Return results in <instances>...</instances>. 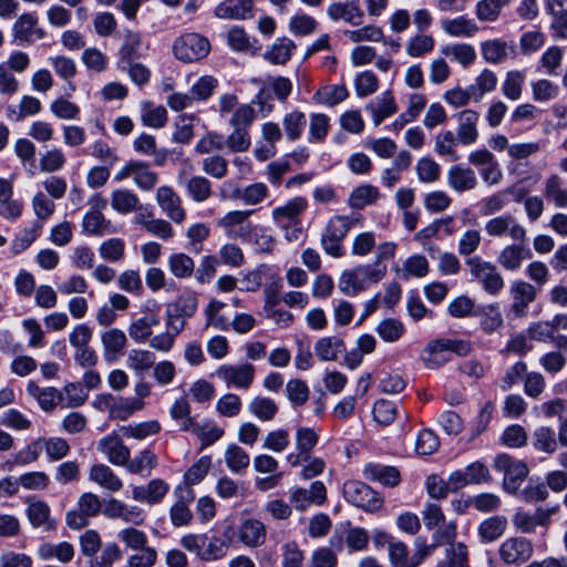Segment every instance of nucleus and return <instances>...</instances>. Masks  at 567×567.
Masks as SVG:
<instances>
[{"instance_id":"nucleus-32","label":"nucleus","mask_w":567,"mask_h":567,"mask_svg":"<svg viewBox=\"0 0 567 567\" xmlns=\"http://www.w3.org/2000/svg\"><path fill=\"white\" fill-rule=\"evenodd\" d=\"M442 30L453 38H473L480 32V27L474 19L467 16H458L441 21Z\"/></svg>"},{"instance_id":"nucleus-28","label":"nucleus","mask_w":567,"mask_h":567,"mask_svg":"<svg viewBox=\"0 0 567 567\" xmlns=\"http://www.w3.org/2000/svg\"><path fill=\"white\" fill-rule=\"evenodd\" d=\"M446 178L447 185L456 193L473 190L478 184L475 172L460 164L449 168Z\"/></svg>"},{"instance_id":"nucleus-15","label":"nucleus","mask_w":567,"mask_h":567,"mask_svg":"<svg viewBox=\"0 0 567 567\" xmlns=\"http://www.w3.org/2000/svg\"><path fill=\"white\" fill-rule=\"evenodd\" d=\"M215 374L225 382L227 388L247 390L255 380V367L250 363L223 364L216 370Z\"/></svg>"},{"instance_id":"nucleus-10","label":"nucleus","mask_w":567,"mask_h":567,"mask_svg":"<svg viewBox=\"0 0 567 567\" xmlns=\"http://www.w3.org/2000/svg\"><path fill=\"white\" fill-rule=\"evenodd\" d=\"M342 493L348 503L365 512H377L383 504L382 497L361 481H347L343 484Z\"/></svg>"},{"instance_id":"nucleus-21","label":"nucleus","mask_w":567,"mask_h":567,"mask_svg":"<svg viewBox=\"0 0 567 567\" xmlns=\"http://www.w3.org/2000/svg\"><path fill=\"white\" fill-rule=\"evenodd\" d=\"M457 128L455 135L460 140V144L468 146L477 142L480 113L472 109H464L455 115Z\"/></svg>"},{"instance_id":"nucleus-58","label":"nucleus","mask_w":567,"mask_h":567,"mask_svg":"<svg viewBox=\"0 0 567 567\" xmlns=\"http://www.w3.org/2000/svg\"><path fill=\"white\" fill-rule=\"evenodd\" d=\"M111 221L97 210H89L82 220L83 233L92 236H103L110 233Z\"/></svg>"},{"instance_id":"nucleus-45","label":"nucleus","mask_w":567,"mask_h":567,"mask_svg":"<svg viewBox=\"0 0 567 567\" xmlns=\"http://www.w3.org/2000/svg\"><path fill=\"white\" fill-rule=\"evenodd\" d=\"M112 208L123 215L141 208L137 195L130 189H115L111 194Z\"/></svg>"},{"instance_id":"nucleus-33","label":"nucleus","mask_w":567,"mask_h":567,"mask_svg":"<svg viewBox=\"0 0 567 567\" xmlns=\"http://www.w3.org/2000/svg\"><path fill=\"white\" fill-rule=\"evenodd\" d=\"M365 110L372 115L375 126L380 125L385 118L398 112V105L391 91H385L380 97L371 101Z\"/></svg>"},{"instance_id":"nucleus-5","label":"nucleus","mask_w":567,"mask_h":567,"mask_svg":"<svg viewBox=\"0 0 567 567\" xmlns=\"http://www.w3.org/2000/svg\"><path fill=\"white\" fill-rule=\"evenodd\" d=\"M465 265L471 278L478 282L486 293L497 296L504 289V278L497 266L492 261L484 260L480 256H473L466 258Z\"/></svg>"},{"instance_id":"nucleus-22","label":"nucleus","mask_w":567,"mask_h":567,"mask_svg":"<svg viewBox=\"0 0 567 567\" xmlns=\"http://www.w3.org/2000/svg\"><path fill=\"white\" fill-rule=\"evenodd\" d=\"M169 492V484L162 478H153L146 485L132 486V498L148 505L159 504Z\"/></svg>"},{"instance_id":"nucleus-59","label":"nucleus","mask_w":567,"mask_h":567,"mask_svg":"<svg viewBox=\"0 0 567 567\" xmlns=\"http://www.w3.org/2000/svg\"><path fill=\"white\" fill-rule=\"evenodd\" d=\"M349 92L344 85H326L319 89L313 99L317 103L333 107L344 101Z\"/></svg>"},{"instance_id":"nucleus-2","label":"nucleus","mask_w":567,"mask_h":567,"mask_svg":"<svg viewBox=\"0 0 567 567\" xmlns=\"http://www.w3.org/2000/svg\"><path fill=\"white\" fill-rule=\"evenodd\" d=\"M363 217L360 214L336 215L329 219L322 234L321 247L324 252L333 258H341L346 255L343 240L350 229L361 225Z\"/></svg>"},{"instance_id":"nucleus-46","label":"nucleus","mask_w":567,"mask_h":567,"mask_svg":"<svg viewBox=\"0 0 567 567\" xmlns=\"http://www.w3.org/2000/svg\"><path fill=\"white\" fill-rule=\"evenodd\" d=\"M49 62L51 66L53 68L56 75H59L61 79L68 81L69 92L66 95L71 96L76 87L71 82V80L76 74V64L73 59L64 56V55H56V56H50Z\"/></svg>"},{"instance_id":"nucleus-6","label":"nucleus","mask_w":567,"mask_h":567,"mask_svg":"<svg viewBox=\"0 0 567 567\" xmlns=\"http://www.w3.org/2000/svg\"><path fill=\"white\" fill-rule=\"evenodd\" d=\"M179 543L185 549L205 561L219 560L227 555L226 540H221L219 536L187 534L181 538Z\"/></svg>"},{"instance_id":"nucleus-37","label":"nucleus","mask_w":567,"mask_h":567,"mask_svg":"<svg viewBox=\"0 0 567 567\" xmlns=\"http://www.w3.org/2000/svg\"><path fill=\"white\" fill-rule=\"evenodd\" d=\"M75 554L74 546L69 542L43 543L38 548V555L43 560L56 559L62 564L70 563Z\"/></svg>"},{"instance_id":"nucleus-19","label":"nucleus","mask_w":567,"mask_h":567,"mask_svg":"<svg viewBox=\"0 0 567 567\" xmlns=\"http://www.w3.org/2000/svg\"><path fill=\"white\" fill-rule=\"evenodd\" d=\"M96 449L115 466H123V464L127 463L128 456H131L130 449L115 432L102 437L97 442Z\"/></svg>"},{"instance_id":"nucleus-53","label":"nucleus","mask_w":567,"mask_h":567,"mask_svg":"<svg viewBox=\"0 0 567 567\" xmlns=\"http://www.w3.org/2000/svg\"><path fill=\"white\" fill-rule=\"evenodd\" d=\"M380 192L378 187L371 184L360 185L352 190L348 204L353 209H362L378 200Z\"/></svg>"},{"instance_id":"nucleus-47","label":"nucleus","mask_w":567,"mask_h":567,"mask_svg":"<svg viewBox=\"0 0 567 567\" xmlns=\"http://www.w3.org/2000/svg\"><path fill=\"white\" fill-rule=\"evenodd\" d=\"M507 524L505 516L496 515L488 517L480 524L478 534L484 542H494L504 535Z\"/></svg>"},{"instance_id":"nucleus-26","label":"nucleus","mask_w":567,"mask_h":567,"mask_svg":"<svg viewBox=\"0 0 567 567\" xmlns=\"http://www.w3.org/2000/svg\"><path fill=\"white\" fill-rule=\"evenodd\" d=\"M214 14L219 19L246 20L254 16V0H224Z\"/></svg>"},{"instance_id":"nucleus-14","label":"nucleus","mask_w":567,"mask_h":567,"mask_svg":"<svg viewBox=\"0 0 567 567\" xmlns=\"http://www.w3.org/2000/svg\"><path fill=\"white\" fill-rule=\"evenodd\" d=\"M155 199L165 216L174 224L181 225L185 221L187 213L183 206L181 196L168 185L159 186L156 189Z\"/></svg>"},{"instance_id":"nucleus-24","label":"nucleus","mask_w":567,"mask_h":567,"mask_svg":"<svg viewBox=\"0 0 567 567\" xmlns=\"http://www.w3.org/2000/svg\"><path fill=\"white\" fill-rule=\"evenodd\" d=\"M509 293L513 298L512 312L516 317H523L528 306L536 299V287L524 280H516L511 285Z\"/></svg>"},{"instance_id":"nucleus-61","label":"nucleus","mask_w":567,"mask_h":567,"mask_svg":"<svg viewBox=\"0 0 567 567\" xmlns=\"http://www.w3.org/2000/svg\"><path fill=\"white\" fill-rule=\"evenodd\" d=\"M133 179L140 189L151 192L157 185L159 176L151 168L148 163L137 161Z\"/></svg>"},{"instance_id":"nucleus-40","label":"nucleus","mask_w":567,"mask_h":567,"mask_svg":"<svg viewBox=\"0 0 567 567\" xmlns=\"http://www.w3.org/2000/svg\"><path fill=\"white\" fill-rule=\"evenodd\" d=\"M543 195L557 208L567 207V188L558 174H551L545 179Z\"/></svg>"},{"instance_id":"nucleus-39","label":"nucleus","mask_w":567,"mask_h":567,"mask_svg":"<svg viewBox=\"0 0 567 567\" xmlns=\"http://www.w3.org/2000/svg\"><path fill=\"white\" fill-rule=\"evenodd\" d=\"M49 505L39 499H30L27 507V516L33 527H44L45 530L55 528V522L50 516Z\"/></svg>"},{"instance_id":"nucleus-64","label":"nucleus","mask_w":567,"mask_h":567,"mask_svg":"<svg viewBox=\"0 0 567 567\" xmlns=\"http://www.w3.org/2000/svg\"><path fill=\"white\" fill-rule=\"evenodd\" d=\"M467 561V546L455 542L445 548V560L440 564V567H466Z\"/></svg>"},{"instance_id":"nucleus-35","label":"nucleus","mask_w":567,"mask_h":567,"mask_svg":"<svg viewBox=\"0 0 567 567\" xmlns=\"http://www.w3.org/2000/svg\"><path fill=\"white\" fill-rule=\"evenodd\" d=\"M238 539L248 547L260 546L266 539V527L255 518L244 519L237 530Z\"/></svg>"},{"instance_id":"nucleus-4","label":"nucleus","mask_w":567,"mask_h":567,"mask_svg":"<svg viewBox=\"0 0 567 567\" xmlns=\"http://www.w3.org/2000/svg\"><path fill=\"white\" fill-rule=\"evenodd\" d=\"M470 351L471 343L466 340L441 338L426 344L423 361L426 368L437 369L451 360V353L463 357Z\"/></svg>"},{"instance_id":"nucleus-20","label":"nucleus","mask_w":567,"mask_h":567,"mask_svg":"<svg viewBox=\"0 0 567 567\" xmlns=\"http://www.w3.org/2000/svg\"><path fill=\"white\" fill-rule=\"evenodd\" d=\"M481 54L485 62L489 64H502L508 59L516 56L514 42L503 39H489L481 43Z\"/></svg>"},{"instance_id":"nucleus-27","label":"nucleus","mask_w":567,"mask_h":567,"mask_svg":"<svg viewBox=\"0 0 567 567\" xmlns=\"http://www.w3.org/2000/svg\"><path fill=\"white\" fill-rule=\"evenodd\" d=\"M101 342L103 346L104 360L112 363L124 353L127 338L121 329L111 328L101 334Z\"/></svg>"},{"instance_id":"nucleus-16","label":"nucleus","mask_w":567,"mask_h":567,"mask_svg":"<svg viewBox=\"0 0 567 567\" xmlns=\"http://www.w3.org/2000/svg\"><path fill=\"white\" fill-rule=\"evenodd\" d=\"M176 502L169 508L171 523L175 527L188 526L193 520V513L189 505L195 499L193 488L188 486H176L174 489Z\"/></svg>"},{"instance_id":"nucleus-52","label":"nucleus","mask_w":567,"mask_h":567,"mask_svg":"<svg viewBox=\"0 0 567 567\" xmlns=\"http://www.w3.org/2000/svg\"><path fill=\"white\" fill-rule=\"evenodd\" d=\"M198 121L195 114H181L175 121V131L172 135V141L177 144L187 145L193 140L194 122Z\"/></svg>"},{"instance_id":"nucleus-7","label":"nucleus","mask_w":567,"mask_h":567,"mask_svg":"<svg viewBox=\"0 0 567 567\" xmlns=\"http://www.w3.org/2000/svg\"><path fill=\"white\" fill-rule=\"evenodd\" d=\"M209 40L196 32L179 35L173 43L175 58L184 63H193L205 59L210 52Z\"/></svg>"},{"instance_id":"nucleus-8","label":"nucleus","mask_w":567,"mask_h":567,"mask_svg":"<svg viewBox=\"0 0 567 567\" xmlns=\"http://www.w3.org/2000/svg\"><path fill=\"white\" fill-rule=\"evenodd\" d=\"M559 505L551 507H537L534 512L517 509L512 517V524L516 532L530 535L535 534L537 528L545 532L551 524V517L559 512Z\"/></svg>"},{"instance_id":"nucleus-55","label":"nucleus","mask_w":567,"mask_h":567,"mask_svg":"<svg viewBox=\"0 0 567 567\" xmlns=\"http://www.w3.org/2000/svg\"><path fill=\"white\" fill-rule=\"evenodd\" d=\"M525 79L526 76L523 71L511 70L506 72L501 87L502 94L511 101L519 100L523 94Z\"/></svg>"},{"instance_id":"nucleus-62","label":"nucleus","mask_w":567,"mask_h":567,"mask_svg":"<svg viewBox=\"0 0 567 567\" xmlns=\"http://www.w3.org/2000/svg\"><path fill=\"white\" fill-rule=\"evenodd\" d=\"M224 434V429L214 420H206L204 423H199L195 436L199 440L203 450L219 441Z\"/></svg>"},{"instance_id":"nucleus-30","label":"nucleus","mask_w":567,"mask_h":567,"mask_svg":"<svg viewBox=\"0 0 567 567\" xmlns=\"http://www.w3.org/2000/svg\"><path fill=\"white\" fill-rule=\"evenodd\" d=\"M363 477L367 481L378 482L386 487L399 485L401 476L394 466L383 465L380 463H369L363 467Z\"/></svg>"},{"instance_id":"nucleus-13","label":"nucleus","mask_w":567,"mask_h":567,"mask_svg":"<svg viewBox=\"0 0 567 567\" xmlns=\"http://www.w3.org/2000/svg\"><path fill=\"white\" fill-rule=\"evenodd\" d=\"M39 17L35 12H24L12 24V42L17 45L30 44L45 37L44 29L38 27Z\"/></svg>"},{"instance_id":"nucleus-44","label":"nucleus","mask_w":567,"mask_h":567,"mask_svg":"<svg viewBox=\"0 0 567 567\" xmlns=\"http://www.w3.org/2000/svg\"><path fill=\"white\" fill-rule=\"evenodd\" d=\"M141 122L152 128H162L167 123V111L163 105L154 106L150 101L141 103Z\"/></svg>"},{"instance_id":"nucleus-18","label":"nucleus","mask_w":567,"mask_h":567,"mask_svg":"<svg viewBox=\"0 0 567 567\" xmlns=\"http://www.w3.org/2000/svg\"><path fill=\"white\" fill-rule=\"evenodd\" d=\"M533 257V252L526 241H514L504 246L497 256L498 265L506 271L515 272L520 269L523 262Z\"/></svg>"},{"instance_id":"nucleus-34","label":"nucleus","mask_w":567,"mask_h":567,"mask_svg":"<svg viewBox=\"0 0 567 567\" xmlns=\"http://www.w3.org/2000/svg\"><path fill=\"white\" fill-rule=\"evenodd\" d=\"M158 465V458L153 451L144 449L140 451L133 458L128 456L127 463L123 464L126 471L134 475L148 477L153 470Z\"/></svg>"},{"instance_id":"nucleus-1","label":"nucleus","mask_w":567,"mask_h":567,"mask_svg":"<svg viewBox=\"0 0 567 567\" xmlns=\"http://www.w3.org/2000/svg\"><path fill=\"white\" fill-rule=\"evenodd\" d=\"M319 435L312 427L297 426L295 434V449L286 456V461L293 467L302 466L298 476L308 481L323 473L326 462L320 457H311L312 450L318 444Z\"/></svg>"},{"instance_id":"nucleus-36","label":"nucleus","mask_w":567,"mask_h":567,"mask_svg":"<svg viewBox=\"0 0 567 567\" xmlns=\"http://www.w3.org/2000/svg\"><path fill=\"white\" fill-rule=\"evenodd\" d=\"M327 14L332 21L344 20L352 25H360L364 17L355 2H333L328 7Z\"/></svg>"},{"instance_id":"nucleus-12","label":"nucleus","mask_w":567,"mask_h":567,"mask_svg":"<svg viewBox=\"0 0 567 567\" xmlns=\"http://www.w3.org/2000/svg\"><path fill=\"white\" fill-rule=\"evenodd\" d=\"M484 231L492 238L508 236L513 241H527L526 228L511 214L488 219L484 225Z\"/></svg>"},{"instance_id":"nucleus-43","label":"nucleus","mask_w":567,"mask_h":567,"mask_svg":"<svg viewBox=\"0 0 567 567\" xmlns=\"http://www.w3.org/2000/svg\"><path fill=\"white\" fill-rule=\"evenodd\" d=\"M120 430L126 439L143 441L150 436L157 435L161 432L162 426L158 421L150 420L123 425Z\"/></svg>"},{"instance_id":"nucleus-41","label":"nucleus","mask_w":567,"mask_h":567,"mask_svg":"<svg viewBox=\"0 0 567 567\" xmlns=\"http://www.w3.org/2000/svg\"><path fill=\"white\" fill-rule=\"evenodd\" d=\"M185 190L189 198L196 203L208 200L213 195L212 182L202 175H194L185 183Z\"/></svg>"},{"instance_id":"nucleus-57","label":"nucleus","mask_w":567,"mask_h":567,"mask_svg":"<svg viewBox=\"0 0 567 567\" xmlns=\"http://www.w3.org/2000/svg\"><path fill=\"white\" fill-rule=\"evenodd\" d=\"M509 2L511 0H480L475 7V16L481 22H495Z\"/></svg>"},{"instance_id":"nucleus-49","label":"nucleus","mask_w":567,"mask_h":567,"mask_svg":"<svg viewBox=\"0 0 567 567\" xmlns=\"http://www.w3.org/2000/svg\"><path fill=\"white\" fill-rule=\"evenodd\" d=\"M457 144H460V140L454 132L450 130L441 131L434 138V151L439 156L449 157L452 161H457Z\"/></svg>"},{"instance_id":"nucleus-48","label":"nucleus","mask_w":567,"mask_h":567,"mask_svg":"<svg viewBox=\"0 0 567 567\" xmlns=\"http://www.w3.org/2000/svg\"><path fill=\"white\" fill-rule=\"evenodd\" d=\"M558 443L555 431L549 426L537 427L532 436L533 447L546 454H554L558 449Z\"/></svg>"},{"instance_id":"nucleus-42","label":"nucleus","mask_w":567,"mask_h":567,"mask_svg":"<svg viewBox=\"0 0 567 567\" xmlns=\"http://www.w3.org/2000/svg\"><path fill=\"white\" fill-rule=\"evenodd\" d=\"M497 84V74L487 68L483 69L475 78L474 83L470 85L471 93H474V101L478 102L484 95L493 93Z\"/></svg>"},{"instance_id":"nucleus-29","label":"nucleus","mask_w":567,"mask_h":567,"mask_svg":"<svg viewBox=\"0 0 567 567\" xmlns=\"http://www.w3.org/2000/svg\"><path fill=\"white\" fill-rule=\"evenodd\" d=\"M89 480L101 488L116 493L123 488L121 477L106 464L96 463L89 470Z\"/></svg>"},{"instance_id":"nucleus-38","label":"nucleus","mask_w":567,"mask_h":567,"mask_svg":"<svg viewBox=\"0 0 567 567\" xmlns=\"http://www.w3.org/2000/svg\"><path fill=\"white\" fill-rule=\"evenodd\" d=\"M546 11L551 17L550 28L560 39L567 38V0H546Z\"/></svg>"},{"instance_id":"nucleus-9","label":"nucleus","mask_w":567,"mask_h":567,"mask_svg":"<svg viewBox=\"0 0 567 567\" xmlns=\"http://www.w3.org/2000/svg\"><path fill=\"white\" fill-rule=\"evenodd\" d=\"M493 466L496 472L503 473V488L509 494H515L519 489L529 473L526 463L507 454L497 455Z\"/></svg>"},{"instance_id":"nucleus-54","label":"nucleus","mask_w":567,"mask_h":567,"mask_svg":"<svg viewBox=\"0 0 567 567\" xmlns=\"http://www.w3.org/2000/svg\"><path fill=\"white\" fill-rule=\"evenodd\" d=\"M156 355L154 352L144 349H132L126 359V365L136 374H143L154 367Z\"/></svg>"},{"instance_id":"nucleus-3","label":"nucleus","mask_w":567,"mask_h":567,"mask_svg":"<svg viewBox=\"0 0 567 567\" xmlns=\"http://www.w3.org/2000/svg\"><path fill=\"white\" fill-rule=\"evenodd\" d=\"M385 274V265H379V262L359 265L341 274L338 288L343 295L354 297L367 290L370 285L381 281Z\"/></svg>"},{"instance_id":"nucleus-51","label":"nucleus","mask_w":567,"mask_h":567,"mask_svg":"<svg viewBox=\"0 0 567 567\" xmlns=\"http://www.w3.org/2000/svg\"><path fill=\"white\" fill-rule=\"evenodd\" d=\"M442 53L464 68L473 64L477 56L474 47L468 43L447 44L442 48Z\"/></svg>"},{"instance_id":"nucleus-25","label":"nucleus","mask_w":567,"mask_h":567,"mask_svg":"<svg viewBox=\"0 0 567 567\" xmlns=\"http://www.w3.org/2000/svg\"><path fill=\"white\" fill-rule=\"evenodd\" d=\"M281 278L277 276V278L267 284L265 287V305H264V313L267 318L272 319L275 322H280L284 316V296L281 292Z\"/></svg>"},{"instance_id":"nucleus-60","label":"nucleus","mask_w":567,"mask_h":567,"mask_svg":"<svg viewBox=\"0 0 567 567\" xmlns=\"http://www.w3.org/2000/svg\"><path fill=\"white\" fill-rule=\"evenodd\" d=\"M159 322L155 315L134 320L128 327V334L137 343L145 342L152 336V328Z\"/></svg>"},{"instance_id":"nucleus-31","label":"nucleus","mask_w":567,"mask_h":567,"mask_svg":"<svg viewBox=\"0 0 567 567\" xmlns=\"http://www.w3.org/2000/svg\"><path fill=\"white\" fill-rule=\"evenodd\" d=\"M254 210H233L219 219L218 226L225 229L229 237H244L250 230L249 216Z\"/></svg>"},{"instance_id":"nucleus-23","label":"nucleus","mask_w":567,"mask_h":567,"mask_svg":"<svg viewBox=\"0 0 567 567\" xmlns=\"http://www.w3.org/2000/svg\"><path fill=\"white\" fill-rule=\"evenodd\" d=\"M25 391L30 398L38 402L43 412L51 413L63 403V393L54 386L41 388L35 381L27 383Z\"/></svg>"},{"instance_id":"nucleus-11","label":"nucleus","mask_w":567,"mask_h":567,"mask_svg":"<svg viewBox=\"0 0 567 567\" xmlns=\"http://www.w3.org/2000/svg\"><path fill=\"white\" fill-rule=\"evenodd\" d=\"M498 557L507 566L527 563L534 554L532 540L523 536L506 538L498 547Z\"/></svg>"},{"instance_id":"nucleus-17","label":"nucleus","mask_w":567,"mask_h":567,"mask_svg":"<svg viewBox=\"0 0 567 567\" xmlns=\"http://www.w3.org/2000/svg\"><path fill=\"white\" fill-rule=\"evenodd\" d=\"M327 501V488L321 481L311 483L310 488L297 487L290 492V502L298 511H305L312 504L321 506Z\"/></svg>"},{"instance_id":"nucleus-56","label":"nucleus","mask_w":567,"mask_h":567,"mask_svg":"<svg viewBox=\"0 0 567 567\" xmlns=\"http://www.w3.org/2000/svg\"><path fill=\"white\" fill-rule=\"evenodd\" d=\"M168 269L177 279L189 278L195 271V261L184 252H174L168 257Z\"/></svg>"},{"instance_id":"nucleus-63","label":"nucleus","mask_w":567,"mask_h":567,"mask_svg":"<svg viewBox=\"0 0 567 567\" xmlns=\"http://www.w3.org/2000/svg\"><path fill=\"white\" fill-rule=\"evenodd\" d=\"M225 462L231 472L241 473L249 466L250 457L244 449L233 443L226 449Z\"/></svg>"},{"instance_id":"nucleus-50","label":"nucleus","mask_w":567,"mask_h":567,"mask_svg":"<svg viewBox=\"0 0 567 567\" xmlns=\"http://www.w3.org/2000/svg\"><path fill=\"white\" fill-rule=\"evenodd\" d=\"M344 351V342L338 337H324L315 344V352L322 361H334Z\"/></svg>"}]
</instances>
